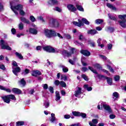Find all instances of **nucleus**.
<instances>
[{
	"instance_id": "412c9836",
	"label": "nucleus",
	"mask_w": 126,
	"mask_h": 126,
	"mask_svg": "<svg viewBox=\"0 0 126 126\" xmlns=\"http://www.w3.org/2000/svg\"><path fill=\"white\" fill-rule=\"evenodd\" d=\"M0 90H4V91H6V92H7L8 93H10L11 92V89H6L1 85H0Z\"/></svg>"
},
{
	"instance_id": "de8ad7c7",
	"label": "nucleus",
	"mask_w": 126,
	"mask_h": 126,
	"mask_svg": "<svg viewBox=\"0 0 126 126\" xmlns=\"http://www.w3.org/2000/svg\"><path fill=\"white\" fill-rule=\"evenodd\" d=\"M58 0H51V4H58Z\"/></svg>"
},
{
	"instance_id": "338daca9",
	"label": "nucleus",
	"mask_w": 126,
	"mask_h": 126,
	"mask_svg": "<svg viewBox=\"0 0 126 126\" xmlns=\"http://www.w3.org/2000/svg\"><path fill=\"white\" fill-rule=\"evenodd\" d=\"M11 31L12 34H13V35H14V34L16 33V30H15V29L14 28L12 29Z\"/></svg>"
},
{
	"instance_id": "a18cd8bd",
	"label": "nucleus",
	"mask_w": 126,
	"mask_h": 126,
	"mask_svg": "<svg viewBox=\"0 0 126 126\" xmlns=\"http://www.w3.org/2000/svg\"><path fill=\"white\" fill-rule=\"evenodd\" d=\"M54 84L56 85V86H59L61 84V82L58 80H56L54 82Z\"/></svg>"
},
{
	"instance_id": "1a4fd4ad",
	"label": "nucleus",
	"mask_w": 126,
	"mask_h": 126,
	"mask_svg": "<svg viewBox=\"0 0 126 126\" xmlns=\"http://www.w3.org/2000/svg\"><path fill=\"white\" fill-rule=\"evenodd\" d=\"M12 92H13V93H14V94H17V95H20V94H22V91L16 88H13L12 89Z\"/></svg>"
},
{
	"instance_id": "c9c22d12",
	"label": "nucleus",
	"mask_w": 126,
	"mask_h": 126,
	"mask_svg": "<svg viewBox=\"0 0 126 126\" xmlns=\"http://www.w3.org/2000/svg\"><path fill=\"white\" fill-rule=\"evenodd\" d=\"M18 27L20 30H23V29L24 28V25H23V23H22V22H21L19 24Z\"/></svg>"
},
{
	"instance_id": "5fc2aeb1",
	"label": "nucleus",
	"mask_w": 126,
	"mask_h": 126,
	"mask_svg": "<svg viewBox=\"0 0 126 126\" xmlns=\"http://www.w3.org/2000/svg\"><path fill=\"white\" fill-rule=\"evenodd\" d=\"M63 71L64 72H67L68 71V68L65 66L63 68Z\"/></svg>"
},
{
	"instance_id": "c85d7f7f",
	"label": "nucleus",
	"mask_w": 126,
	"mask_h": 126,
	"mask_svg": "<svg viewBox=\"0 0 126 126\" xmlns=\"http://www.w3.org/2000/svg\"><path fill=\"white\" fill-rule=\"evenodd\" d=\"M101 41H102V39L101 38H98V39L97 40V43L98 44V47H100V48H103V47H105L104 44H101Z\"/></svg>"
},
{
	"instance_id": "0eeeda50",
	"label": "nucleus",
	"mask_w": 126,
	"mask_h": 126,
	"mask_svg": "<svg viewBox=\"0 0 126 126\" xmlns=\"http://www.w3.org/2000/svg\"><path fill=\"white\" fill-rule=\"evenodd\" d=\"M49 26H51V27H55L56 28L59 26V22L54 18L50 19L49 21Z\"/></svg>"
},
{
	"instance_id": "f8f14e48",
	"label": "nucleus",
	"mask_w": 126,
	"mask_h": 126,
	"mask_svg": "<svg viewBox=\"0 0 126 126\" xmlns=\"http://www.w3.org/2000/svg\"><path fill=\"white\" fill-rule=\"evenodd\" d=\"M102 107L103 108H104V110H106V111H107V112H108L109 114L112 113V108H111V107H110V105L103 104Z\"/></svg>"
},
{
	"instance_id": "603ef678",
	"label": "nucleus",
	"mask_w": 126,
	"mask_h": 126,
	"mask_svg": "<svg viewBox=\"0 0 126 126\" xmlns=\"http://www.w3.org/2000/svg\"><path fill=\"white\" fill-rule=\"evenodd\" d=\"M93 124L94 125H97L98 124V120L97 119H93L92 121Z\"/></svg>"
},
{
	"instance_id": "6ab92c4d",
	"label": "nucleus",
	"mask_w": 126,
	"mask_h": 126,
	"mask_svg": "<svg viewBox=\"0 0 126 126\" xmlns=\"http://www.w3.org/2000/svg\"><path fill=\"white\" fill-rule=\"evenodd\" d=\"M94 67L96 68L97 69H99L100 70H102V69L103 68V67L101 65V64L96 63L94 64L93 65Z\"/></svg>"
},
{
	"instance_id": "b1692460",
	"label": "nucleus",
	"mask_w": 126,
	"mask_h": 126,
	"mask_svg": "<svg viewBox=\"0 0 126 126\" xmlns=\"http://www.w3.org/2000/svg\"><path fill=\"white\" fill-rule=\"evenodd\" d=\"M107 6L109 7V8H110L111 9H112L113 10H116L117 8H116V7L114 6L112 4L110 3H107L106 4Z\"/></svg>"
},
{
	"instance_id": "dca6fc26",
	"label": "nucleus",
	"mask_w": 126,
	"mask_h": 126,
	"mask_svg": "<svg viewBox=\"0 0 126 126\" xmlns=\"http://www.w3.org/2000/svg\"><path fill=\"white\" fill-rule=\"evenodd\" d=\"M21 22L23 23H26V24H30V21L24 17H21L20 18Z\"/></svg>"
},
{
	"instance_id": "3c124183",
	"label": "nucleus",
	"mask_w": 126,
	"mask_h": 126,
	"mask_svg": "<svg viewBox=\"0 0 126 126\" xmlns=\"http://www.w3.org/2000/svg\"><path fill=\"white\" fill-rule=\"evenodd\" d=\"M113 96L115 97V98H119V93L117 92H114L113 94Z\"/></svg>"
},
{
	"instance_id": "f03ea898",
	"label": "nucleus",
	"mask_w": 126,
	"mask_h": 126,
	"mask_svg": "<svg viewBox=\"0 0 126 126\" xmlns=\"http://www.w3.org/2000/svg\"><path fill=\"white\" fill-rule=\"evenodd\" d=\"M118 18L120 19L118 21L119 25L121 27L126 28V14L119 15Z\"/></svg>"
},
{
	"instance_id": "9b49d317",
	"label": "nucleus",
	"mask_w": 126,
	"mask_h": 126,
	"mask_svg": "<svg viewBox=\"0 0 126 126\" xmlns=\"http://www.w3.org/2000/svg\"><path fill=\"white\" fill-rule=\"evenodd\" d=\"M62 55L64 57H66L67 58L71 57V53L65 50H63V51H62Z\"/></svg>"
},
{
	"instance_id": "4be33fe9",
	"label": "nucleus",
	"mask_w": 126,
	"mask_h": 126,
	"mask_svg": "<svg viewBox=\"0 0 126 126\" xmlns=\"http://www.w3.org/2000/svg\"><path fill=\"white\" fill-rule=\"evenodd\" d=\"M30 32L32 34H33V35L37 34V33H38V32L37 31V30L33 28L30 29Z\"/></svg>"
},
{
	"instance_id": "37998d69",
	"label": "nucleus",
	"mask_w": 126,
	"mask_h": 126,
	"mask_svg": "<svg viewBox=\"0 0 126 126\" xmlns=\"http://www.w3.org/2000/svg\"><path fill=\"white\" fill-rule=\"evenodd\" d=\"M49 91L51 93V94H54V88L52 86H49Z\"/></svg>"
},
{
	"instance_id": "052dcab7",
	"label": "nucleus",
	"mask_w": 126,
	"mask_h": 126,
	"mask_svg": "<svg viewBox=\"0 0 126 126\" xmlns=\"http://www.w3.org/2000/svg\"><path fill=\"white\" fill-rule=\"evenodd\" d=\"M109 118L111 120H114V119H115V118H116V115H115L114 114H110L109 116Z\"/></svg>"
},
{
	"instance_id": "473e14b6",
	"label": "nucleus",
	"mask_w": 126,
	"mask_h": 126,
	"mask_svg": "<svg viewBox=\"0 0 126 126\" xmlns=\"http://www.w3.org/2000/svg\"><path fill=\"white\" fill-rule=\"evenodd\" d=\"M109 18L111 20H114V21H117V18L114 16L111 15L110 14H108Z\"/></svg>"
},
{
	"instance_id": "cd10ccee",
	"label": "nucleus",
	"mask_w": 126,
	"mask_h": 126,
	"mask_svg": "<svg viewBox=\"0 0 126 126\" xmlns=\"http://www.w3.org/2000/svg\"><path fill=\"white\" fill-rule=\"evenodd\" d=\"M105 79H107V82L108 84H109V85H112V83H113V81L112 80V78L109 77H105Z\"/></svg>"
},
{
	"instance_id": "ddd939ff",
	"label": "nucleus",
	"mask_w": 126,
	"mask_h": 126,
	"mask_svg": "<svg viewBox=\"0 0 126 126\" xmlns=\"http://www.w3.org/2000/svg\"><path fill=\"white\" fill-rule=\"evenodd\" d=\"M43 50L47 53H56V49L54 48H43Z\"/></svg>"
},
{
	"instance_id": "9d476101",
	"label": "nucleus",
	"mask_w": 126,
	"mask_h": 126,
	"mask_svg": "<svg viewBox=\"0 0 126 126\" xmlns=\"http://www.w3.org/2000/svg\"><path fill=\"white\" fill-rule=\"evenodd\" d=\"M67 8H68V10H70V11H71L72 12H74L76 11V10H77V9H76V7H75L72 4L67 5Z\"/></svg>"
},
{
	"instance_id": "680f3d73",
	"label": "nucleus",
	"mask_w": 126,
	"mask_h": 126,
	"mask_svg": "<svg viewBox=\"0 0 126 126\" xmlns=\"http://www.w3.org/2000/svg\"><path fill=\"white\" fill-rule=\"evenodd\" d=\"M61 77L62 79H63L64 81H65V80H67V77L66 75L61 76Z\"/></svg>"
},
{
	"instance_id": "2f4dec72",
	"label": "nucleus",
	"mask_w": 126,
	"mask_h": 126,
	"mask_svg": "<svg viewBox=\"0 0 126 126\" xmlns=\"http://www.w3.org/2000/svg\"><path fill=\"white\" fill-rule=\"evenodd\" d=\"M82 21L83 22V23H85V24H86L87 25H89L90 24V23L87 19L86 18H83L82 19Z\"/></svg>"
},
{
	"instance_id": "09e8293b",
	"label": "nucleus",
	"mask_w": 126,
	"mask_h": 126,
	"mask_svg": "<svg viewBox=\"0 0 126 126\" xmlns=\"http://www.w3.org/2000/svg\"><path fill=\"white\" fill-rule=\"evenodd\" d=\"M99 57L103 60V61H107V57L103 55H99Z\"/></svg>"
},
{
	"instance_id": "aec40b11",
	"label": "nucleus",
	"mask_w": 126,
	"mask_h": 126,
	"mask_svg": "<svg viewBox=\"0 0 126 126\" xmlns=\"http://www.w3.org/2000/svg\"><path fill=\"white\" fill-rule=\"evenodd\" d=\"M70 54H71V56L72 55H73L74 54H77V53H78V50H77V49H75V48H71L70 49Z\"/></svg>"
},
{
	"instance_id": "7ed1b4c3",
	"label": "nucleus",
	"mask_w": 126,
	"mask_h": 126,
	"mask_svg": "<svg viewBox=\"0 0 126 126\" xmlns=\"http://www.w3.org/2000/svg\"><path fill=\"white\" fill-rule=\"evenodd\" d=\"M44 34L47 38H52L57 36V32L54 30L45 29Z\"/></svg>"
},
{
	"instance_id": "e433bc0d",
	"label": "nucleus",
	"mask_w": 126,
	"mask_h": 126,
	"mask_svg": "<svg viewBox=\"0 0 126 126\" xmlns=\"http://www.w3.org/2000/svg\"><path fill=\"white\" fill-rule=\"evenodd\" d=\"M20 83L23 86H25L26 85V81L24 80V78L21 79Z\"/></svg>"
},
{
	"instance_id": "6e6d98bb",
	"label": "nucleus",
	"mask_w": 126,
	"mask_h": 126,
	"mask_svg": "<svg viewBox=\"0 0 126 126\" xmlns=\"http://www.w3.org/2000/svg\"><path fill=\"white\" fill-rule=\"evenodd\" d=\"M83 39H84V36H83V35L80 34V35L79 36V40H80V41H82Z\"/></svg>"
},
{
	"instance_id": "8fccbe9b",
	"label": "nucleus",
	"mask_w": 126,
	"mask_h": 126,
	"mask_svg": "<svg viewBox=\"0 0 126 126\" xmlns=\"http://www.w3.org/2000/svg\"><path fill=\"white\" fill-rule=\"evenodd\" d=\"M36 48H52L51 45H47V46H37Z\"/></svg>"
},
{
	"instance_id": "72a5a7b5",
	"label": "nucleus",
	"mask_w": 126,
	"mask_h": 126,
	"mask_svg": "<svg viewBox=\"0 0 126 126\" xmlns=\"http://www.w3.org/2000/svg\"><path fill=\"white\" fill-rule=\"evenodd\" d=\"M15 55L20 60H23V56L21 54L18 53V52H16Z\"/></svg>"
},
{
	"instance_id": "a211bd4d",
	"label": "nucleus",
	"mask_w": 126,
	"mask_h": 126,
	"mask_svg": "<svg viewBox=\"0 0 126 126\" xmlns=\"http://www.w3.org/2000/svg\"><path fill=\"white\" fill-rule=\"evenodd\" d=\"M21 70V69L20 67L18 66L14 68V69L12 70V72L15 75L17 76V73L20 72Z\"/></svg>"
},
{
	"instance_id": "20e7f679",
	"label": "nucleus",
	"mask_w": 126,
	"mask_h": 126,
	"mask_svg": "<svg viewBox=\"0 0 126 126\" xmlns=\"http://www.w3.org/2000/svg\"><path fill=\"white\" fill-rule=\"evenodd\" d=\"M3 102L6 103L7 104H9L10 103V100H16L15 95L14 94H8L1 97Z\"/></svg>"
},
{
	"instance_id": "4d7b16f0",
	"label": "nucleus",
	"mask_w": 126,
	"mask_h": 126,
	"mask_svg": "<svg viewBox=\"0 0 126 126\" xmlns=\"http://www.w3.org/2000/svg\"><path fill=\"white\" fill-rule=\"evenodd\" d=\"M70 117H71L70 115H64V118L66 120H68V119H70Z\"/></svg>"
},
{
	"instance_id": "bb28decb",
	"label": "nucleus",
	"mask_w": 126,
	"mask_h": 126,
	"mask_svg": "<svg viewBox=\"0 0 126 126\" xmlns=\"http://www.w3.org/2000/svg\"><path fill=\"white\" fill-rule=\"evenodd\" d=\"M76 7L77 8V9H78V10H79V11H82V12L84 11V9L81 5L76 4Z\"/></svg>"
},
{
	"instance_id": "864d4df0",
	"label": "nucleus",
	"mask_w": 126,
	"mask_h": 126,
	"mask_svg": "<svg viewBox=\"0 0 126 126\" xmlns=\"http://www.w3.org/2000/svg\"><path fill=\"white\" fill-rule=\"evenodd\" d=\"M37 19H38V20H40L42 22H45V20H44V18H43V17L42 16L38 17Z\"/></svg>"
},
{
	"instance_id": "774afa93",
	"label": "nucleus",
	"mask_w": 126,
	"mask_h": 126,
	"mask_svg": "<svg viewBox=\"0 0 126 126\" xmlns=\"http://www.w3.org/2000/svg\"><path fill=\"white\" fill-rule=\"evenodd\" d=\"M0 69H2V70H4L5 69V66L3 64L0 65Z\"/></svg>"
},
{
	"instance_id": "79ce46f5",
	"label": "nucleus",
	"mask_w": 126,
	"mask_h": 126,
	"mask_svg": "<svg viewBox=\"0 0 126 126\" xmlns=\"http://www.w3.org/2000/svg\"><path fill=\"white\" fill-rule=\"evenodd\" d=\"M74 44L77 46H81V47H83V44L79 43V42H78L77 40H75L74 41Z\"/></svg>"
},
{
	"instance_id": "f704fd0d",
	"label": "nucleus",
	"mask_w": 126,
	"mask_h": 126,
	"mask_svg": "<svg viewBox=\"0 0 126 126\" xmlns=\"http://www.w3.org/2000/svg\"><path fill=\"white\" fill-rule=\"evenodd\" d=\"M107 66L108 69L110 70V72H112V73H114V72H115V70H114V69L112 68V66H111V65L107 64Z\"/></svg>"
},
{
	"instance_id": "0e129e2a",
	"label": "nucleus",
	"mask_w": 126,
	"mask_h": 126,
	"mask_svg": "<svg viewBox=\"0 0 126 126\" xmlns=\"http://www.w3.org/2000/svg\"><path fill=\"white\" fill-rule=\"evenodd\" d=\"M89 42H90V45L91 46V47H95V42L90 41Z\"/></svg>"
},
{
	"instance_id": "13d9d810",
	"label": "nucleus",
	"mask_w": 126,
	"mask_h": 126,
	"mask_svg": "<svg viewBox=\"0 0 126 126\" xmlns=\"http://www.w3.org/2000/svg\"><path fill=\"white\" fill-rule=\"evenodd\" d=\"M12 64L13 66H15L16 67H17L18 66V64H17V63H16V62L15 61H13Z\"/></svg>"
},
{
	"instance_id": "f257e3e1",
	"label": "nucleus",
	"mask_w": 126,
	"mask_h": 126,
	"mask_svg": "<svg viewBox=\"0 0 126 126\" xmlns=\"http://www.w3.org/2000/svg\"><path fill=\"white\" fill-rule=\"evenodd\" d=\"M17 1H18V0H13L12 2H10L11 9L16 15L18 14V12H17V10H18L20 12V14L24 16V15H25V12L23 11V6L21 4H18L16 6H14L15 2H17Z\"/></svg>"
},
{
	"instance_id": "a878e982",
	"label": "nucleus",
	"mask_w": 126,
	"mask_h": 126,
	"mask_svg": "<svg viewBox=\"0 0 126 126\" xmlns=\"http://www.w3.org/2000/svg\"><path fill=\"white\" fill-rule=\"evenodd\" d=\"M0 45L1 48H9L8 46H5V42H4V40H0Z\"/></svg>"
},
{
	"instance_id": "393cba45",
	"label": "nucleus",
	"mask_w": 126,
	"mask_h": 126,
	"mask_svg": "<svg viewBox=\"0 0 126 126\" xmlns=\"http://www.w3.org/2000/svg\"><path fill=\"white\" fill-rule=\"evenodd\" d=\"M61 95L60 94V92H56V101H59L61 100Z\"/></svg>"
},
{
	"instance_id": "c03bdc74",
	"label": "nucleus",
	"mask_w": 126,
	"mask_h": 126,
	"mask_svg": "<svg viewBox=\"0 0 126 126\" xmlns=\"http://www.w3.org/2000/svg\"><path fill=\"white\" fill-rule=\"evenodd\" d=\"M30 19L32 22H35L36 21V19L33 16H31L30 17Z\"/></svg>"
},
{
	"instance_id": "69168bd1",
	"label": "nucleus",
	"mask_w": 126,
	"mask_h": 126,
	"mask_svg": "<svg viewBox=\"0 0 126 126\" xmlns=\"http://www.w3.org/2000/svg\"><path fill=\"white\" fill-rule=\"evenodd\" d=\"M43 89H44V90H47V89H48V84H44L43 86Z\"/></svg>"
},
{
	"instance_id": "5701e85b",
	"label": "nucleus",
	"mask_w": 126,
	"mask_h": 126,
	"mask_svg": "<svg viewBox=\"0 0 126 126\" xmlns=\"http://www.w3.org/2000/svg\"><path fill=\"white\" fill-rule=\"evenodd\" d=\"M88 34H91V35H95V34H97V31L95 30H91L88 31Z\"/></svg>"
},
{
	"instance_id": "ea45409f",
	"label": "nucleus",
	"mask_w": 126,
	"mask_h": 126,
	"mask_svg": "<svg viewBox=\"0 0 126 126\" xmlns=\"http://www.w3.org/2000/svg\"><path fill=\"white\" fill-rule=\"evenodd\" d=\"M60 85L62 87H66V84L63 81H60Z\"/></svg>"
},
{
	"instance_id": "e2e57ef3",
	"label": "nucleus",
	"mask_w": 126,
	"mask_h": 126,
	"mask_svg": "<svg viewBox=\"0 0 126 126\" xmlns=\"http://www.w3.org/2000/svg\"><path fill=\"white\" fill-rule=\"evenodd\" d=\"M55 9H56V11H58V12H62V9H61L59 7H56Z\"/></svg>"
},
{
	"instance_id": "c756f323",
	"label": "nucleus",
	"mask_w": 126,
	"mask_h": 126,
	"mask_svg": "<svg viewBox=\"0 0 126 126\" xmlns=\"http://www.w3.org/2000/svg\"><path fill=\"white\" fill-rule=\"evenodd\" d=\"M30 72V70L29 69L26 68L24 71L21 73L22 75H26V74H28Z\"/></svg>"
},
{
	"instance_id": "2eb2a0df",
	"label": "nucleus",
	"mask_w": 126,
	"mask_h": 126,
	"mask_svg": "<svg viewBox=\"0 0 126 126\" xmlns=\"http://www.w3.org/2000/svg\"><path fill=\"white\" fill-rule=\"evenodd\" d=\"M73 24L78 27H81V26H83V25H84V23L80 20H78V22L75 21L73 22Z\"/></svg>"
},
{
	"instance_id": "f3484780",
	"label": "nucleus",
	"mask_w": 126,
	"mask_h": 126,
	"mask_svg": "<svg viewBox=\"0 0 126 126\" xmlns=\"http://www.w3.org/2000/svg\"><path fill=\"white\" fill-rule=\"evenodd\" d=\"M82 89L81 87H78V90L75 91L74 95L75 97H78V95H81L82 94Z\"/></svg>"
},
{
	"instance_id": "58836bf2",
	"label": "nucleus",
	"mask_w": 126,
	"mask_h": 126,
	"mask_svg": "<svg viewBox=\"0 0 126 126\" xmlns=\"http://www.w3.org/2000/svg\"><path fill=\"white\" fill-rule=\"evenodd\" d=\"M81 76L82 78H83V79H84V80H85L86 81H88V80H89V78H88V77L86 76V75L84 74H82Z\"/></svg>"
},
{
	"instance_id": "4c0bfd02",
	"label": "nucleus",
	"mask_w": 126,
	"mask_h": 126,
	"mask_svg": "<svg viewBox=\"0 0 126 126\" xmlns=\"http://www.w3.org/2000/svg\"><path fill=\"white\" fill-rule=\"evenodd\" d=\"M104 21H103L102 19H96L95 21V23L96 24H101V23H103Z\"/></svg>"
},
{
	"instance_id": "7c9ffc66",
	"label": "nucleus",
	"mask_w": 126,
	"mask_h": 126,
	"mask_svg": "<svg viewBox=\"0 0 126 126\" xmlns=\"http://www.w3.org/2000/svg\"><path fill=\"white\" fill-rule=\"evenodd\" d=\"M84 88L87 89V91H92V87H89L88 85H84Z\"/></svg>"
},
{
	"instance_id": "a19ab883",
	"label": "nucleus",
	"mask_w": 126,
	"mask_h": 126,
	"mask_svg": "<svg viewBox=\"0 0 126 126\" xmlns=\"http://www.w3.org/2000/svg\"><path fill=\"white\" fill-rule=\"evenodd\" d=\"M64 37L65 39H71V36L70 34H64Z\"/></svg>"
},
{
	"instance_id": "423d86ee",
	"label": "nucleus",
	"mask_w": 126,
	"mask_h": 126,
	"mask_svg": "<svg viewBox=\"0 0 126 126\" xmlns=\"http://www.w3.org/2000/svg\"><path fill=\"white\" fill-rule=\"evenodd\" d=\"M72 114L74 117H81L82 119H86L87 118L86 113L80 112L79 111H72Z\"/></svg>"
},
{
	"instance_id": "bf43d9fd",
	"label": "nucleus",
	"mask_w": 126,
	"mask_h": 126,
	"mask_svg": "<svg viewBox=\"0 0 126 126\" xmlns=\"http://www.w3.org/2000/svg\"><path fill=\"white\" fill-rule=\"evenodd\" d=\"M88 70V69L86 67H82V71H83L84 72H86Z\"/></svg>"
},
{
	"instance_id": "49530a36",
	"label": "nucleus",
	"mask_w": 126,
	"mask_h": 126,
	"mask_svg": "<svg viewBox=\"0 0 126 126\" xmlns=\"http://www.w3.org/2000/svg\"><path fill=\"white\" fill-rule=\"evenodd\" d=\"M120 77L119 75H116L114 77V80L115 81H120Z\"/></svg>"
},
{
	"instance_id": "6e6552de",
	"label": "nucleus",
	"mask_w": 126,
	"mask_h": 126,
	"mask_svg": "<svg viewBox=\"0 0 126 126\" xmlns=\"http://www.w3.org/2000/svg\"><path fill=\"white\" fill-rule=\"evenodd\" d=\"M80 53L82 54V55L85 56V57H90V56H91V53H90L89 51L87 50L82 49L80 51Z\"/></svg>"
},
{
	"instance_id": "39448f33",
	"label": "nucleus",
	"mask_w": 126,
	"mask_h": 126,
	"mask_svg": "<svg viewBox=\"0 0 126 126\" xmlns=\"http://www.w3.org/2000/svg\"><path fill=\"white\" fill-rule=\"evenodd\" d=\"M88 68L92 72H93V73H94L95 74H97L96 77H98V79L101 80L102 79V78H106V77L104 76V75L98 74V72H97V70L96 69H94L93 67L89 66Z\"/></svg>"
},
{
	"instance_id": "4468645a",
	"label": "nucleus",
	"mask_w": 126,
	"mask_h": 126,
	"mask_svg": "<svg viewBox=\"0 0 126 126\" xmlns=\"http://www.w3.org/2000/svg\"><path fill=\"white\" fill-rule=\"evenodd\" d=\"M39 75H42V73L39 70H33L32 73V76L37 77Z\"/></svg>"
}]
</instances>
